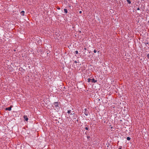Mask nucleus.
<instances>
[{
	"label": "nucleus",
	"mask_w": 149,
	"mask_h": 149,
	"mask_svg": "<svg viewBox=\"0 0 149 149\" xmlns=\"http://www.w3.org/2000/svg\"><path fill=\"white\" fill-rule=\"evenodd\" d=\"M52 106L53 107L56 108H57L58 107V104L57 102H55L52 105Z\"/></svg>",
	"instance_id": "nucleus-1"
},
{
	"label": "nucleus",
	"mask_w": 149,
	"mask_h": 149,
	"mask_svg": "<svg viewBox=\"0 0 149 149\" xmlns=\"http://www.w3.org/2000/svg\"><path fill=\"white\" fill-rule=\"evenodd\" d=\"M88 111L86 109H84V114L86 116H87L88 115Z\"/></svg>",
	"instance_id": "nucleus-2"
},
{
	"label": "nucleus",
	"mask_w": 149,
	"mask_h": 149,
	"mask_svg": "<svg viewBox=\"0 0 149 149\" xmlns=\"http://www.w3.org/2000/svg\"><path fill=\"white\" fill-rule=\"evenodd\" d=\"M12 106H10L9 107L6 108L5 109V110H8V111H10L11 110V108H12Z\"/></svg>",
	"instance_id": "nucleus-3"
},
{
	"label": "nucleus",
	"mask_w": 149,
	"mask_h": 149,
	"mask_svg": "<svg viewBox=\"0 0 149 149\" xmlns=\"http://www.w3.org/2000/svg\"><path fill=\"white\" fill-rule=\"evenodd\" d=\"M23 117H24V119L26 121H27L28 120V118H27V117L26 116H23Z\"/></svg>",
	"instance_id": "nucleus-4"
},
{
	"label": "nucleus",
	"mask_w": 149,
	"mask_h": 149,
	"mask_svg": "<svg viewBox=\"0 0 149 149\" xmlns=\"http://www.w3.org/2000/svg\"><path fill=\"white\" fill-rule=\"evenodd\" d=\"M91 82L92 83H95L97 82V80H95L94 79H91Z\"/></svg>",
	"instance_id": "nucleus-5"
},
{
	"label": "nucleus",
	"mask_w": 149,
	"mask_h": 149,
	"mask_svg": "<svg viewBox=\"0 0 149 149\" xmlns=\"http://www.w3.org/2000/svg\"><path fill=\"white\" fill-rule=\"evenodd\" d=\"M64 11L65 13L66 14V13H68V11H67V9H65H65H64Z\"/></svg>",
	"instance_id": "nucleus-6"
},
{
	"label": "nucleus",
	"mask_w": 149,
	"mask_h": 149,
	"mask_svg": "<svg viewBox=\"0 0 149 149\" xmlns=\"http://www.w3.org/2000/svg\"><path fill=\"white\" fill-rule=\"evenodd\" d=\"M21 13L23 16H24V11H22L21 12Z\"/></svg>",
	"instance_id": "nucleus-7"
},
{
	"label": "nucleus",
	"mask_w": 149,
	"mask_h": 149,
	"mask_svg": "<svg viewBox=\"0 0 149 149\" xmlns=\"http://www.w3.org/2000/svg\"><path fill=\"white\" fill-rule=\"evenodd\" d=\"M127 1L129 3V4L131 3V2L130 0H127Z\"/></svg>",
	"instance_id": "nucleus-8"
},
{
	"label": "nucleus",
	"mask_w": 149,
	"mask_h": 149,
	"mask_svg": "<svg viewBox=\"0 0 149 149\" xmlns=\"http://www.w3.org/2000/svg\"><path fill=\"white\" fill-rule=\"evenodd\" d=\"M71 111L70 110H68V111L67 113L68 114H70V113Z\"/></svg>",
	"instance_id": "nucleus-9"
},
{
	"label": "nucleus",
	"mask_w": 149,
	"mask_h": 149,
	"mask_svg": "<svg viewBox=\"0 0 149 149\" xmlns=\"http://www.w3.org/2000/svg\"><path fill=\"white\" fill-rule=\"evenodd\" d=\"M127 140H130V138L129 137H127Z\"/></svg>",
	"instance_id": "nucleus-10"
},
{
	"label": "nucleus",
	"mask_w": 149,
	"mask_h": 149,
	"mask_svg": "<svg viewBox=\"0 0 149 149\" xmlns=\"http://www.w3.org/2000/svg\"><path fill=\"white\" fill-rule=\"evenodd\" d=\"M78 52L77 51H75V54H78Z\"/></svg>",
	"instance_id": "nucleus-11"
},
{
	"label": "nucleus",
	"mask_w": 149,
	"mask_h": 149,
	"mask_svg": "<svg viewBox=\"0 0 149 149\" xmlns=\"http://www.w3.org/2000/svg\"><path fill=\"white\" fill-rule=\"evenodd\" d=\"M91 79H90L89 78L88 79V82H91Z\"/></svg>",
	"instance_id": "nucleus-12"
},
{
	"label": "nucleus",
	"mask_w": 149,
	"mask_h": 149,
	"mask_svg": "<svg viewBox=\"0 0 149 149\" xmlns=\"http://www.w3.org/2000/svg\"><path fill=\"white\" fill-rule=\"evenodd\" d=\"M147 57L149 59V54L147 55Z\"/></svg>",
	"instance_id": "nucleus-13"
},
{
	"label": "nucleus",
	"mask_w": 149,
	"mask_h": 149,
	"mask_svg": "<svg viewBox=\"0 0 149 149\" xmlns=\"http://www.w3.org/2000/svg\"><path fill=\"white\" fill-rule=\"evenodd\" d=\"M85 129L86 130H88V127H86L85 128Z\"/></svg>",
	"instance_id": "nucleus-14"
},
{
	"label": "nucleus",
	"mask_w": 149,
	"mask_h": 149,
	"mask_svg": "<svg viewBox=\"0 0 149 149\" xmlns=\"http://www.w3.org/2000/svg\"><path fill=\"white\" fill-rule=\"evenodd\" d=\"M94 52L95 53H96V52H97V51L96 50H95V49L94 51Z\"/></svg>",
	"instance_id": "nucleus-15"
},
{
	"label": "nucleus",
	"mask_w": 149,
	"mask_h": 149,
	"mask_svg": "<svg viewBox=\"0 0 149 149\" xmlns=\"http://www.w3.org/2000/svg\"><path fill=\"white\" fill-rule=\"evenodd\" d=\"M137 9V10H140L139 8H138Z\"/></svg>",
	"instance_id": "nucleus-16"
},
{
	"label": "nucleus",
	"mask_w": 149,
	"mask_h": 149,
	"mask_svg": "<svg viewBox=\"0 0 149 149\" xmlns=\"http://www.w3.org/2000/svg\"><path fill=\"white\" fill-rule=\"evenodd\" d=\"M79 13H82V11H80L79 12Z\"/></svg>",
	"instance_id": "nucleus-17"
},
{
	"label": "nucleus",
	"mask_w": 149,
	"mask_h": 149,
	"mask_svg": "<svg viewBox=\"0 0 149 149\" xmlns=\"http://www.w3.org/2000/svg\"><path fill=\"white\" fill-rule=\"evenodd\" d=\"M89 137H90V136H88V137H87L88 138H89Z\"/></svg>",
	"instance_id": "nucleus-18"
},
{
	"label": "nucleus",
	"mask_w": 149,
	"mask_h": 149,
	"mask_svg": "<svg viewBox=\"0 0 149 149\" xmlns=\"http://www.w3.org/2000/svg\"><path fill=\"white\" fill-rule=\"evenodd\" d=\"M74 114V113H71V114Z\"/></svg>",
	"instance_id": "nucleus-19"
},
{
	"label": "nucleus",
	"mask_w": 149,
	"mask_h": 149,
	"mask_svg": "<svg viewBox=\"0 0 149 149\" xmlns=\"http://www.w3.org/2000/svg\"><path fill=\"white\" fill-rule=\"evenodd\" d=\"M75 63H76L77 62L76 61H75Z\"/></svg>",
	"instance_id": "nucleus-20"
},
{
	"label": "nucleus",
	"mask_w": 149,
	"mask_h": 149,
	"mask_svg": "<svg viewBox=\"0 0 149 149\" xmlns=\"http://www.w3.org/2000/svg\"><path fill=\"white\" fill-rule=\"evenodd\" d=\"M58 9H60V8H58Z\"/></svg>",
	"instance_id": "nucleus-21"
},
{
	"label": "nucleus",
	"mask_w": 149,
	"mask_h": 149,
	"mask_svg": "<svg viewBox=\"0 0 149 149\" xmlns=\"http://www.w3.org/2000/svg\"><path fill=\"white\" fill-rule=\"evenodd\" d=\"M58 9H60V8H58Z\"/></svg>",
	"instance_id": "nucleus-22"
},
{
	"label": "nucleus",
	"mask_w": 149,
	"mask_h": 149,
	"mask_svg": "<svg viewBox=\"0 0 149 149\" xmlns=\"http://www.w3.org/2000/svg\"><path fill=\"white\" fill-rule=\"evenodd\" d=\"M119 149H121V148H119Z\"/></svg>",
	"instance_id": "nucleus-23"
}]
</instances>
